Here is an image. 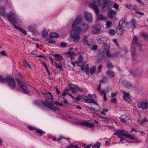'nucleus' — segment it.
<instances>
[{
	"label": "nucleus",
	"mask_w": 148,
	"mask_h": 148,
	"mask_svg": "<svg viewBox=\"0 0 148 148\" xmlns=\"http://www.w3.org/2000/svg\"><path fill=\"white\" fill-rule=\"evenodd\" d=\"M97 40L99 43L104 44L102 47L103 53L104 55H106L108 57H110L111 56H116L119 54V52H116L112 55L110 54L108 47L105 44L107 41V39L105 37L102 36H98L97 38Z\"/></svg>",
	"instance_id": "f257e3e1"
},
{
	"label": "nucleus",
	"mask_w": 148,
	"mask_h": 148,
	"mask_svg": "<svg viewBox=\"0 0 148 148\" xmlns=\"http://www.w3.org/2000/svg\"><path fill=\"white\" fill-rule=\"evenodd\" d=\"M0 80L6 82L10 88L12 89L16 87L15 80L11 77H3V76L0 75Z\"/></svg>",
	"instance_id": "f03ea898"
},
{
	"label": "nucleus",
	"mask_w": 148,
	"mask_h": 148,
	"mask_svg": "<svg viewBox=\"0 0 148 148\" xmlns=\"http://www.w3.org/2000/svg\"><path fill=\"white\" fill-rule=\"evenodd\" d=\"M81 30L79 28H78L77 29L75 28L72 29L70 34V36L75 42H77L80 39L79 34Z\"/></svg>",
	"instance_id": "7ed1b4c3"
},
{
	"label": "nucleus",
	"mask_w": 148,
	"mask_h": 148,
	"mask_svg": "<svg viewBox=\"0 0 148 148\" xmlns=\"http://www.w3.org/2000/svg\"><path fill=\"white\" fill-rule=\"evenodd\" d=\"M7 16L9 21L13 25L14 27L19 30V28H21L16 25V19L14 14L12 12L10 11L7 13Z\"/></svg>",
	"instance_id": "20e7f679"
},
{
	"label": "nucleus",
	"mask_w": 148,
	"mask_h": 148,
	"mask_svg": "<svg viewBox=\"0 0 148 148\" xmlns=\"http://www.w3.org/2000/svg\"><path fill=\"white\" fill-rule=\"evenodd\" d=\"M42 103L46 107H48L53 110L55 111L58 110L59 107L57 104H59L60 106L62 105V103L57 102L56 103H52L48 101L42 102Z\"/></svg>",
	"instance_id": "39448f33"
},
{
	"label": "nucleus",
	"mask_w": 148,
	"mask_h": 148,
	"mask_svg": "<svg viewBox=\"0 0 148 148\" xmlns=\"http://www.w3.org/2000/svg\"><path fill=\"white\" fill-rule=\"evenodd\" d=\"M114 135L119 137H121V136H123L131 139L135 140L134 138L131 135L126 133L123 130L119 129L117 130L114 133Z\"/></svg>",
	"instance_id": "423d86ee"
},
{
	"label": "nucleus",
	"mask_w": 148,
	"mask_h": 148,
	"mask_svg": "<svg viewBox=\"0 0 148 148\" xmlns=\"http://www.w3.org/2000/svg\"><path fill=\"white\" fill-rule=\"evenodd\" d=\"M82 17L80 15L77 16L75 19V21L72 25V29L75 28L76 29L79 28L80 30H81V28L78 26L77 25H79L82 22Z\"/></svg>",
	"instance_id": "0eeeda50"
},
{
	"label": "nucleus",
	"mask_w": 148,
	"mask_h": 148,
	"mask_svg": "<svg viewBox=\"0 0 148 148\" xmlns=\"http://www.w3.org/2000/svg\"><path fill=\"white\" fill-rule=\"evenodd\" d=\"M101 0H93V9L97 15L99 13V10L98 6L101 5Z\"/></svg>",
	"instance_id": "6e6552de"
},
{
	"label": "nucleus",
	"mask_w": 148,
	"mask_h": 148,
	"mask_svg": "<svg viewBox=\"0 0 148 148\" xmlns=\"http://www.w3.org/2000/svg\"><path fill=\"white\" fill-rule=\"evenodd\" d=\"M119 119L122 122L126 123L127 125H130L131 124V120L126 115H122L120 117Z\"/></svg>",
	"instance_id": "1a4fd4ad"
},
{
	"label": "nucleus",
	"mask_w": 148,
	"mask_h": 148,
	"mask_svg": "<svg viewBox=\"0 0 148 148\" xmlns=\"http://www.w3.org/2000/svg\"><path fill=\"white\" fill-rule=\"evenodd\" d=\"M16 80L17 82L18 85L21 88L23 92L26 94H29V91L27 90V88L25 86L24 83H21L19 79L18 78H16Z\"/></svg>",
	"instance_id": "9d476101"
},
{
	"label": "nucleus",
	"mask_w": 148,
	"mask_h": 148,
	"mask_svg": "<svg viewBox=\"0 0 148 148\" xmlns=\"http://www.w3.org/2000/svg\"><path fill=\"white\" fill-rule=\"evenodd\" d=\"M69 86L71 89V90L72 92L74 94H75L77 92L75 90H77L79 92H81L83 91V89L82 88H80L79 87L73 84H70Z\"/></svg>",
	"instance_id": "9b49d317"
},
{
	"label": "nucleus",
	"mask_w": 148,
	"mask_h": 148,
	"mask_svg": "<svg viewBox=\"0 0 148 148\" xmlns=\"http://www.w3.org/2000/svg\"><path fill=\"white\" fill-rule=\"evenodd\" d=\"M137 105L138 108L143 110H145L148 108V104L146 102H138Z\"/></svg>",
	"instance_id": "f8f14e48"
},
{
	"label": "nucleus",
	"mask_w": 148,
	"mask_h": 148,
	"mask_svg": "<svg viewBox=\"0 0 148 148\" xmlns=\"http://www.w3.org/2000/svg\"><path fill=\"white\" fill-rule=\"evenodd\" d=\"M89 97L83 96L82 97V99L83 100L88 103H92V95L89 94L88 95Z\"/></svg>",
	"instance_id": "ddd939ff"
},
{
	"label": "nucleus",
	"mask_w": 148,
	"mask_h": 148,
	"mask_svg": "<svg viewBox=\"0 0 148 148\" xmlns=\"http://www.w3.org/2000/svg\"><path fill=\"white\" fill-rule=\"evenodd\" d=\"M42 94L45 98L49 99H53V96L49 92L45 91L42 92Z\"/></svg>",
	"instance_id": "4468645a"
},
{
	"label": "nucleus",
	"mask_w": 148,
	"mask_h": 148,
	"mask_svg": "<svg viewBox=\"0 0 148 148\" xmlns=\"http://www.w3.org/2000/svg\"><path fill=\"white\" fill-rule=\"evenodd\" d=\"M84 19L85 20L91 23L92 19V14L89 12H85L84 13Z\"/></svg>",
	"instance_id": "2eb2a0df"
},
{
	"label": "nucleus",
	"mask_w": 148,
	"mask_h": 148,
	"mask_svg": "<svg viewBox=\"0 0 148 148\" xmlns=\"http://www.w3.org/2000/svg\"><path fill=\"white\" fill-rule=\"evenodd\" d=\"M29 31L33 33L34 35L36 36L38 34L37 31L34 27L31 26H29L28 27Z\"/></svg>",
	"instance_id": "dca6fc26"
},
{
	"label": "nucleus",
	"mask_w": 148,
	"mask_h": 148,
	"mask_svg": "<svg viewBox=\"0 0 148 148\" xmlns=\"http://www.w3.org/2000/svg\"><path fill=\"white\" fill-rule=\"evenodd\" d=\"M123 97L124 99L128 102H130L131 101V99L129 97V94L125 92H123Z\"/></svg>",
	"instance_id": "f3484780"
},
{
	"label": "nucleus",
	"mask_w": 148,
	"mask_h": 148,
	"mask_svg": "<svg viewBox=\"0 0 148 148\" xmlns=\"http://www.w3.org/2000/svg\"><path fill=\"white\" fill-rule=\"evenodd\" d=\"M123 85L126 88L129 89L132 87V85L130 83L127 81H123L122 82Z\"/></svg>",
	"instance_id": "a211bd4d"
},
{
	"label": "nucleus",
	"mask_w": 148,
	"mask_h": 148,
	"mask_svg": "<svg viewBox=\"0 0 148 148\" xmlns=\"http://www.w3.org/2000/svg\"><path fill=\"white\" fill-rule=\"evenodd\" d=\"M81 124L83 125L87 126L88 127H92V124L88 121H84L81 122Z\"/></svg>",
	"instance_id": "6ab92c4d"
},
{
	"label": "nucleus",
	"mask_w": 148,
	"mask_h": 148,
	"mask_svg": "<svg viewBox=\"0 0 148 148\" xmlns=\"http://www.w3.org/2000/svg\"><path fill=\"white\" fill-rule=\"evenodd\" d=\"M107 74L110 78H112L116 75L115 73L111 70H108V71L106 72Z\"/></svg>",
	"instance_id": "aec40b11"
},
{
	"label": "nucleus",
	"mask_w": 148,
	"mask_h": 148,
	"mask_svg": "<svg viewBox=\"0 0 148 148\" xmlns=\"http://www.w3.org/2000/svg\"><path fill=\"white\" fill-rule=\"evenodd\" d=\"M93 106H95L94 108H93V110L96 111L98 110L100 108V107L97 102L93 100Z\"/></svg>",
	"instance_id": "412c9836"
},
{
	"label": "nucleus",
	"mask_w": 148,
	"mask_h": 148,
	"mask_svg": "<svg viewBox=\"0 0 148 148\" xmlns=\"http://www.w3.org/2000/svg\"><path fill=\"white\" fill-rule=\"evenodd\" d=\"M139 43V41L138 40L137 37L136 36H134L133 37L132 45H137V44Z\"/></svg>",
	"instance_id": "4be33fe9"
},
{
	"label": "nucleus",
	"mask_w": 148,
	"mask_h": 148,
	"mask_svg": "<svg viewBox=\"0 0 148 148\" xmlns=\"http://www.w3.org/2000/svg\"><path fill=\"white\" fill-rule=\"evenodd\" d=\"M130 24L131 26L133 28H135L136 26V21L134 18H132L130 21Z\"/></svg>",
	"instance_id": "5701e85b"
},
{
	"label": "nucleus",
	"mask_w": 148,
	"mask_h": 148,
	"mask_svg": "<svg viewBox=\"0 0 148 148\" xmlns=\"http://www.w3.org/2000/svg\"><path fill=\"white\" fill-rule=\"evenodd\" d=\"M49 36L50 38H58L59 35L56 33L53 32L49 34Z\"/></svg>",
	"instance_id": "b1692460"
},
{
	"label": "nucleus",
	"mask_w": 148,
	"mask_h": 148,
	"mask_svg": "<svg viewBox=\"0 0 148 148\" xmlns=\"http://www.w3.org/2000/svg\"><path fill=\"white\" fill-rule=\"evenodd\" d=\"M88 37L86 36H84V39L83 40V42L84 44L85 45L88 46H90L91 45V43L90 42V44L88 42L87 40Z\"/></svg>",
	"instance_id": "393cba45"
},
{
	"label": "nucleus",
	"mask_w": 148,
	"mask_h": 148,
	"mask_svg": "<svg viewBox=\"0 0 148 148\" xmlns=\"http://www.w3.org/2000/svg\"><path fill=\"white\" fill-rule=\"evenodd\" d=\"M116 31L117 34L119 35H121L123 33L122 27L120 26L117 27Z\"/></svg>",
	"instance_id": "a878e982"
},
{
	"label": "nucleus",
	"mask_w": 148,
	"mask_h": 148,
	"mask_svg": "<svg viewBox=\"0 0 148 148\" xmlns=\"http://www.w3.org/2000/svg\"><path fill=\"white\" fill-rule=\"evenodd\" d=\"M132 47L130 50L131 52L132 55H135L136 54V49L135 45H132Z\"/></svg>",
	"instance_id": "bb28decb"
},
{
	"label": "nucleus",
	"mask_w": 148,
	"mask_h": 148,
	"mask_svg": "<svg viewBox=\"0 0 148 148\" xmlns=\"http://www.w3.org/2000/svg\"><path fill=\"white\" fill-rule=\"evenodd\" d=\"M54 56L55 60L58 61H59L63 59L62 56L58 54L55 55Z\"/></svg>",
	"instance_id": "cd10ccee"
},
{
	"label": "nucleus",
	"mask_w": 148,
	"mask_h": 148,
	"mask_svg": "<svg viewBox=\"0 0 148 148\" xmlns=\"http://www.w3.org/2000/svg\"><path fill=\"white\" fill-rule=\"evenodd\" d=\"M5 13L4 8L3 7H0V15L4 17L5 15Z\"/></svg>",
	"instance_id": "c85d7f7f"
},
{
	"label": "nucleus",
	"mask_w": 148,
	"mask_h": 148,
	"mask_svg": "<svg viewBox=\"0 0 148 148\" xmlns=\"http://www.w3.org/2000/svg\"><path fill=\"white\" fill-rule=\"evenodd\" d=\"M42 37L44 38H46L47 36L48 32L46 29L44 28L43 29L42 31Z\"/></svg>",
	"instance_id": "c756f323"
},
{
	"label": "nucleus",
	"mask_w": 148,
	"mask_h": 148,
	"mask_svg": "<svg viewBox=\"0 0 148 148\" xmlns=\"http://www.w3.org/2000/svg\"><path fill=\"white\" fill-rule=\"evenodd\" d=\"M99 27L96 25L93 27V34L96 33L99 31Z\"/></svg>",
	"instance_id": "7c9ffc66"
},
{
	"label": "nucleus",
	"mask_w": 148,
	"mask_h": 148,
	"mask_svg": "<svg viewBox=\"0 0 148 148\" xmlns=\"http://www.w3.org/2000/svg\"><path fill=\"white\" fill-rule=\"evenodd\" d=\"M69 90H66L65 91H64L63 94L62 95V97H59L58 99L61 102L62 101V100H60V99L62 97V99H64V97H65L66 95L68 94V92Z\"/></svg>",
	"instance_id": "2f4dec72"
},
{
	"label": "nucleus",
	"mask_w": 148,
	"mask_h": 148,
	"mask_svg": "<svg viewBox=\"0 0 148 148\" xmlns=\"http://www.w3.org/2000/svg\"><path fill=\"white\" fill-rule=\"evenodd\" d=\"M67 53L69 54L71 59H74L75 55V53L74 52H71L70 51H69L67 52Z\"/></svg>",
	"instance_id": "473e14b6"
},
{
	"label": "nucleus",
	"mask_w": 148,
	"mask_h": 148,
	"mask_svg": "<svg viewBox=\"0 0 148 148\" xmlns=\"http://www.w3.org/2000/svg\"><path fill=\"white\" fill-rule=\"evenodd\" d=\"M115 12L112 10L109 11L108 12V14L109 17L111 18L113 17V15L114 14Z\"/></svg>",
	"instance_id": "72a5a7b5"
},
{
	"label": "nucleus",
	"mask_w": 148,
	"mask_h": 148,
	"mask_svg": "<svg viewBox=\"0 0 148 148\" xmlns=\"http://www.w3.org/2000/svg\"><path fill=\"white\" fill-rule=\"evenodd\" d=\"M109 2V0H103V1L102 8H104Z\"/></svg>",
	"instance_id": "f704fd0d"
},
{
	"label": "nucleus",
	"mask_w": 148,
	"mask_h": 148,
	"mask_svg": "<svg viewBox=\"0 0 148 148\" xmlns=\"http://www.w3.org/2000/svg\"><path fill=\"white\" fill-rule=\"evenodd\" d=\"M148 121V120L146 118H144L143 119H141L140 121V124L141 125H144Z\"/></svg>",
	"instance_id": "c9c22d12"
},
{
	"label": "nucleus",
	"mask_w": 148,
	"mask_h": 148,
	"mask_svg": "<svg viewBox=\"0 0 148 148\" xmlns=\"http://www.w3.org/2000/svg\"><path fill=\"white\" fill-rule=\"evenodd\" d=\"M56 68L58 69H60L62 67V65L61 63H57L55 62H54V64Z\"/></svg>",
	"instance_id": "e433bc0d"
},
{
	"label": "nucleus",
	"mask_w": 148,
	"mask_h": 148,
	"mask_svg": "<svg viewBox=\"0 0 148 148\" xmlns=\"http://www.w3.org/2000/svg\"><path fill=\"white\" fill-rule=\"evenodd\" d=\"M99 13L98 14V15H97L96 14V15L97 16L98 19L99 20H104L105 19V18L103 16L102 14H100L99 15Z\"/></svg>",
	"instance_id": "4c0bfd02"
},
{
	"label": "nucleus",
	"mask_w": 148,
	"mask_h": 148,
	"mask_svg": "<svg viewBox=\"0 0 148 148\" xmlns=\"http://www.w3.org/2000/svg\"><path fill=\"white\" fill-rule=\"evenodd\" d=\"M101 145L100 143L98 142L93 145V147L94 148H99Z\"/></svg>",
	"instance_id": "58836bf2"
},
{
	"label": "nucleus",
	"mask_w": 148,
	"mask_h": 148,
	"mask_svg": "<svg viewBox=\"0 0 148 148\" xmlns=\"http://www.w3.org/2000/svg\"><path fill=\"white\" fill-rule=\"evenodd\" d=\"M112 23V22L108 21L106 23V26L107 28H109L111 27Z\"/></svg>",
	"instance_id": "ea45409f"
},
{
	"label": "nucleus",
	"mask_w": 148,
	"mask_h": 148,
	"mask_svg": "<svg viewBox=\"0 0 148 148\" xmlns=\"http://www.w3.org/2000/svg\"><path fill=\"white\" fill-rule=\"evenodd\" d=\"M127 7L130 9L133 10H135L136 8V7L135 6L131 5H128L127 6Z\"/></svg>",
	"instance_id": "a19ab883"
},
{
	"label": "nucleus",
	"mask_w": 148,
	"mask_h": 148,
	"mask_svg": "<svg viewBox=\"0 0 148 148\" xmlns=\"http://www.w3.org/2000/svg\"><path fill=\"white\" fill-rule=\"evenodd\" d=\"M141 34L145 38H148V34L145 32H142Z\"/></svg>",
	"instance_id": "79ce46f5"
},
{
	"label": "nucleus",
	"mask_w": 148,
	"mask_h": 148,
	"mask_svg": "<svg viewBox=\"0 0 148 148\" xmlns=\"http://www.w3.org/2000/svg\"><path fill=\"white\" fill-rule=\"evenodd\" d=\"M107 67L109 69L112 68L113 67L112 64L111 63H107Z\"/></svg>",
	"instance_id": "37998d69"
},
{
	"label": "nucleus",
	"mask_w": 148,
	"mask_h": 148,
	"mask_svg": "<svg viewBox=\"0 0 148 148\" xmlns=\"http://www.w3.org/2000/svg\"><path fill=\"white\" fill-rule=\"evenodd\" d=\"M108 110V108L103 109L102 111L101 112V113L103 115H105L106 114L105 113L107 112Z\"/></svg>",
	"instance_id": "c03bdc74"
},
{
	"label": "nucleus",
	"mask_w": 148,
	"mask_h": 148,
	"mask_svg": "<svg viewBox=\"0 0 148 148\" xmlns=\"http://www.w3.org/2000/svg\"><path fill=\"white\" fill-rule=\"evenodd\" d=\"M109 33L111 35H113L115 34L116 32L114 30L111 29L109 30Z\"/></svg>",
	"instance_id": "a18cd8bd"
},
{
	"label": "nucleus",
	"mask_w": 148,
	"mask_h": 148,
	"mask_svg": "<svg viewBox=\"0 0 148 148\" xmlns=\"http://www.w3.org/2000/svg\"><path fill=\"white\" fill-rule=\"evenodd\" d=\"M19 31H21L24 34L26 35L27 34V32L24 29L22 28H19Z\"/></svg>",
	"instance_id": "49530a36"
},
{
	"label": "nucleus",
	"mask_w": 148,
	"mask_h": 148,
	"mask_svg": "<svg viewBox=\"0 0 148 148\" xmlns=\"http://www.w3.org/2000/svg\"><path fill=\"white\" fill-rule=\"evenodd\" d=\"M24 65L26 68H29V69H31V67L28 63L27 62H25V63H24Z\"/></svg>",
	"instance_id": "de8ad7c7"
},
{
	"label": "nucleus",
	"mask_w": 148,
	"mask_h": 148,
	"mask_svg": "<svg viewBox=\"0 0 148 148\" xmlns=\"http://www.w3.org/2000/svg\"><path fill=\"white\" fill-rule=\"evenodd\" d=\"M28 128L29 130L31 131L36 130V128L35 127L30 126H28Z\"/></svg>",
	"instance_id": "09e8293b"
},
{
	"label": "nucleus",
	"mask_w": 148,
	"mask_h": 148,
	"mask_svg": "<svg viewBox=\"0 0 148 148\" xmlns=\"http://www.w3.org/2000/svg\"><path fill=\"white\" fill-rule=\"evenodd\" d=\"M0 54L1 55L3 56H8V55L7 53H5V52L4 51L0 52Z\"/></svg>",
	"instance_id": "8fccbe9b"
},
{
	"label": "nucleus",
	"mask_w": 148,
	"mask_h": 148,
	"mask_svg": "<svg viewBox=\"0 0 148 148\" xmlns=\"http://www.w3.org/2000/svg\"><path fill=\"white\" fill-rule=\"evenodd\" d=\"M102 66L101 65H100L98 67V71H97V73H100L101 71V69H102Z\"/></svg>",
	"instance_id": "3c124183"
},
{
	"label": "nucleus",
	"mask_w": 148,
	"mask_h": 148,
	"mask_svg": "<svg viewBox=\"0 0 148 148\" xmlns=\"http://www.w3.org/2000/svg\"><path fill=\"white\" fill-rule=\"evenodd\" d=\"M88 65L87 64L86 66V68L85 70V71L87 74H88L89 72V68L88 67Z\"/></svg>",
	"instance_id": "603ef678"
},
{
	"label": "nucleus",
	"mask_w": 148,
	"mask_h": 148,
	"mask_svg": "<svg viewBox=\"0 0 148 148\" xmlns=\"http://www.w3.org/2000/svg\"><path fill=\"white\" fill-rule=\"evenodd\" d=\"M69 148H79V147L76 145H69Z\"/></svg>",
	"instance_id": "864d4df0"
},
{
	"label": "nucleus",
	"mask_w": 148,
	"mask_h": 148,
	"mask_svg": "<svg viewBox=\"0 0 148 148\" xmlns=\"http://www.w3.org/2000/svg\"><path fill=\"white\" fill-rule=\"evenodd\" d=\"M36 132L40 134H44V133L42 130L39 129L36 130Z\"/></svg>",
	"instance_id": "5fc2aeb1"
},
{
	"label": "nucleus",
	"mask_w": 148,
	"mask_h": 148,
	"mask_svg": "<svg viewBox=\"0 0 148 148\" xmlns=\"http://www.w3.org/2000/svg\"><path fill=\"white\" fill-rule=\"evenodd\" d=\"M60 45L63 47H64L67 45V44L65 42H62L60 43Z\"/></svg>",
	"instance_id": "6e6d98bb"
},
{
	"label": "nucleus",
	"mask_w": 148,
	"mask_h": 148,
	"mask_svg": "<svg viewBox=\"0 0 148 148\" xmlns=\"http://www.w3.org/2000/svg\"><path fill=\"white\" fill-rule=\"evenodd\" d=\"M132 58L133 61H135L137 59L136 54L135 55H132Z\"/></svg>",
	"instance_id": "4d7b16f0"
},
{
	"label": "nucleus",
	"mask_w": 148,
	"mask_h": 148,
	"mask_svg": "<svg viewBox=\"0 0 148 148\" xmlns=\"http://www.w3.org/2000/svg\"><path fill=\"white\" fill-rule=\"evenodd\" d=\"M84 64L82 62H79L78 63H77V66H78L81 67Z\"/></svg>",
	"instance_id": "13d9d810"
},
{
	"label": "nucleus",
	"mask_w": 148,
	"mask_h": 148,
	"mask_svg": "<svg viewBox=\"0 0 148 148\" xmlns=\"http://www.w3.org/2000/svg\"><path fill=\"white\" fill-rule=\"evenodd\" d=\"M117 99L116 98H115L113 99L112 100H111V101L112 103H116L117 102Z\"/></svg>",
	"instance_id": "bf43d9fd"
},
{
	"label": "nucleus",
	"mask_w": 148,
	"mask_h": 148,
	"mask_svg": "<svg viewBox=\"0 0 148 148\" xmlns=\"http://www.w3.org/2000/svg\"><path fill=\"white\" fill-rule=\"evenodd\" d=\"M49 42L51 43H55L56 41L54 40L53 39H47Z\"/></svg>",
	"instance_id": "052dcab7"
},
{
	"label": "nucleus",
	"mask_w": 148,
	"mask_h": 148,
	"mask_svg": "<svg viewBox=\"0 0 148 148\" xmlns=\"http://www.w3.org/2000/svg\"><path fill=\"white\" fill-rule=\"evenodd\" d=\"M63 138H65V139H66V140H69L70 139L69 138H65L64 137H60L57 140V141H58L60 140H61Z\"/></svg>",
	"instance_id": "680f3d73"
},
{
	"label": "nucleus",
	"mask_w": 148,
	"mask_h": 148,
	"mask_svg": "<svg viewBox=\"0 0 148 148\" xmlns=\"http://www.w3.org/2000/svg\"><path fill=\"white\" fill-rule=\"evenodd\" d=\"M100 93L101 94V95L102 96H103V95H106V92L104 90H102L100 92Z\"/></svg>",
	"instance_id": "e2e57ef3"
},
{
	"label": "nucleus",
	"mask_w": 148,
	"mask_h": 148,
	"mask_svg": "<svg viewBox=\"0 0 148 148\" xmlns=\"http://www.w3.org/2000/svg\"><path fill=\"white\" fill-rule=\"evenodd\" d=\"M135 13L136 14H139L140 15H143L144 14V13L143 12H140L138 11H136L135 12Z\"/></svg>",
	"instance_id": "0e129e2a"
},
{
	"label": "nucleus",
	"mask_w": 148,
	"mask_h": 148,
	"mask_svg": "<svg viewBox=\"0 0 148 148\" xmlns=\"http://www.w3.org/2000/svg\"><path fill=\"white\" fill-rule=\"evenodd\" d=\"M114 7L116 9H117L119 8V6L117 4L115 3H114Z\"/></svg>",
	"instance_id": "69168bd1"
},
{
	"label": "nucleus",
	"mask_w": 148,
	"mask_h": 148,
	"mask_svg": "<svg viewBox=\"0 0 148 148\" xmlns=\"http://www.w3.org/2000/svg\"><path fill=\"white\" fill-rule=\"evenodd\" d=\"M62 102L64 103V104H66L67 105L69 104V103L65 99H64L63 100Z\"/></svg>",
	"instance_id": "338daca9"
},
{
	"label": "nucleus",
	"mask_w": 148,
	"mask_h": 148,
	"mask_svg": "<svg viewBox=\"0 0 148 148\" xmlns=\"http://www.w3.org/2000/svg\"><path fill=\"white\" fill-rule=\"evenodd\" d=\"M78 59L79 62H81L83 60V58L81 56H79L78 57Z\"/></svg>",
	"instance_id": "774afa93"
}]
</instances>
